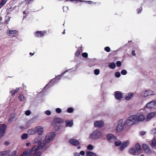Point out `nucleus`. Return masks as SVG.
<instances>
[{
    "label": "nucleus",
    "instance_id": "33",
    "mask_svg": "<svg viewBox=\"0 0 156 156\" xmlns=\"http://www.w3.org/2000/svg\"><path fill=\"white\" fill-rule=\"evenodd\" d=\"M70 1L73 2L74 1H76L77 2V1H79L80 2H86V3H87L88 2L89 4H92L93 3V2L92 1H83L82 0H70Z\"/></svg>",
    "mask_w": 156,
    "mask_h": 156
},
{
    "label": "nucleus",
    "instance_id": "52",
    "mask_svg": "<svg viewBox=\"0 0 156 156\" xmlns=\"http://www.w3.org/2000/svg\"><path fill=\"white\" fill-rule=\"evenodd\" d=\"M151 133L155 134H156V128L152 129L151 131Z\"/></svg>",
    "mask_w": 156,
    "mask_h": 156
},
{
    "label": "nucleus",
    "instance_id": "8",
    "mask_svg": "<svg viewBox=\"0 0 156 156\" xmlns=\"http://www.w3.org/2000/svg\"><path fill=\"white\" fill-rule=\"evenodd\" d=\"M7 126L4 124H2L0 126V139L2 137L3 135L5 133L6 129Z\"/></svg>",
    "mask_w": 156,
    "mask_h": 156
},
{
    "label": "nucleus",
    "instance_id": "41",
    "mask_svg": "<svg viewBox=\"0 0 156 156\" xmlns=\"http://www.w3.org/2000/svg\"><path fill=\"white\" fill-rule=\"evenodd\" d=\"M147 93L148 96L153 95L154 94V92L152 91L151 90H147Z\"/></svg>",
    "mask_w": 156,
    "mask_h": 156
},
{
    "label": "nucleus",
    "instance_id": "57",
    "mask_svg": "<svg viewBox=\"0 0 156 156\" xmlns=\"http://www.w3.org/2000/svg\"><path fill=\"white\" fill-rule=\"evenodd\" d=\"M80 153L81 155H83V156L85 154L84 151H81L80 152Z\"/></svg>",
    "mask_w": 156,
    "mask_h": 156
},
{
    "label": "nucleus",
    "instance_id": "14",
    "mask_svg": "<svg viewBox=\"0 0 156 156\" xmlns=\"http://www.w3.org/2000/svg\"><path fill=\"white\" fill-rule=\"evenodd\" d=\"M18 33V31L16 30H8L7 31V34L9 36L14 37Z\"/></svg>",
    "mask_w": 156,
    "mask_h": 156
},
{
    "label": "nucleus",
    "instance_id": "15",
    "mask_svg": "<svg viewBox=\"0 0 156 156\" xmlns=\"http://www.w3.org/2000/svg\"><path fill=\"white\" fill-rule=\"evenodd\" d=\"M114 94L115 98L117 100H120L122 98V94L120 92L116 91L115 92Z\"/></svg>",
    "mask_w": 156,
    "mask_h": 156
},
{
    "label": "nucleus",
    "instance_id": "9",
    "mask_svg": "<svg viewBox=\"0 0 156 156\" xmlns=\"http://www.w3.org/2000/svg\"><path fill=\"white\" fill-rule=\"evenodd\" d=\"M146 106L149 108H152L156 107V100H154L147 103Z\"/></svg>",
    "mask_w": 156,
    "mask_h": 156
},
{
    "label": "nucleus",
    "instance_id": "5",
    "mask_svg": "<svg viewBox=\"0 0 156 156\" xmlns=\"http://www.w3.org/2000/svg\"><path fill=\"white\" fill-rule=\"evenodd\" d=\"M38 150L37 148V146H35L33 147L31 149H27L24 152H26L25 154H26L27 156H34L37 153Z\"/></svg>",
    "mask_w": 156,
    "mask_h": 156
},
{
    "label": "nucleus",
    "instance_id": "35",
    "mask_svg": "<svg viewBox=\"0 0 156 156\" xmlns=\"http://www.w3.org/2000/svg\"><path fill=\"white\" fill-rule=\"evenodd\" d=\"M141 95L143 97H147L148 96V94L147 93V90H143L142 92Z\"/></svg>",
    "mask_w": 156,
    "mask_h": 156
},
{
    "label": "nucleus",
    "instance_id": "10",
    "mask_svg": "<svg viewBox=\"0 0 156 156\" xmlns=\"http://www.w3.org/2000/svg\"><path fill=\"white\" fill-rule=\"evenodd\" d=\"M107 138L110 142H113L117 140L116 137L112 134H108L107 135Z\"/></svg>",
    "mask_w": 156,
    "mask_h": 156
},
{
    "label": "nucleus",
    "instance_id": "62",
    "mask_svg": "<svg viewBox=\"0 0 156 156\" xmlns=\"http://www.w3.org/2000/svg\"><path fill=\"white\" fill-rule=\"evenodd\" d=\"M9 144V143L8 142H5L4 143L6 145H8Z\"/></svg>",
    "mask_w": 156,
    "mask_h": 156
},
{
    "label": "nucleus",
    "instance_id": "36",
    "mask_svg": "<svg viewBox=\"0 0 156 156\" xmlns=\"http://www.w3.org/2000/svg\"><path fill=\"white\" fill-rule=\"evenodd\" d=\"M151 145L152 147L156 146V139L154 138L153 139L151 143Z\"/></svg>",
    "mask_w": 156,
    "mask_h": 156
},
{
    "label": "nucleus",
    "instance_id": "60",
    "mask_svg": "<svg viewBox=\"0 0 156 156\" xmlns=\"http://www.w3.org/2000/svg\"><path fill=\"white\" fill-rule=\"evenodd\" d=\"M75 156H80V154L78 153H76L74 154Z\"/></svg>",
    "mask_w": 156,
    "mask_h": 156
},
{
    "label": "nucleus",
    "instance_id": "1",
    "mask_svg": "<svg viewBox=\"0 0 156 156\" xmlns=\"http://www.w3.org/2000/svg\"><path fill=\"white\" fill-rule=\"evenodd\" d=\"M65 120L60 117H56L54 118L52 122V125L54 126L55 130H60L62 126L61 124L63 123Z\"/></svg>",
    "mask_w": 156,
    "mask_h": 156
},
{
    "label": "nucleus",
    "instance_id": "54",
    "mask_svg": "<svg viewBox=\"0 0 156 156\" xmlns=\"http://www.w3.org/2000/svg\"><path fill=\"white\" fill-rule=\"evenodd\" d=\"M45 114L48 115H49L51 114V113L50 111L47 110L45 112Z\"/></svg>",
    "mask_w": 156,
    "mask_h": 156
},
{
    "label": "nucleus",
    "instance_id": "27",
    "mask_svg": "<svg viewBox=\"0 0 156 156\" xmlns=\"http://www.w3.org/2000/svg\"><path fill=\"white\" fill-rule=\"evenodd\" d=\"M27 133L28 134L33 135L36 133V130L34 129H29L28 130Z\"/></svg>",
    "mask_w": 156,
    "mask_h": 156
},
{
    "label": "nucleus",
    "instance_id": "29",
    "mask_svg": "<svg viewBox=\"0 0 156 156\" xmlns=\"http://www.w3.org/2000/svg\"><path fill=\"white\" fill-rule=\"evenodd\" d=\"M133 94L132 93H129L126 96L125 99L126 100H130L133 96Z\"/></svg>",
    "mask_w": 156,
    "mask_h": 156
},
{
    "label": "nucleus",
    "instance_id": "34",
    "mask_svg": "<svg viewBox=\"0 0 156 156\" xmlns=\"http://www.w3.org/2000/svg\"><path fill=\"white\" fill-rule=\"evenodd\" d=\"M8 0H1L0 2V9L6 3Z\"/></svg>",
    "mask_w": 156,
    "mask_h": 156
},
{
    "label": "nucleus",
    "instance_id": "53",
    "mask_svg": "<svg viewBox=\"0 0 156 156\" xmlns=\"http://www.w3.org/2000/svg\"><path fill=\"white\" fill-rule=\"evenodd\" d=\"M121 64H122L121 62H120V61H118L116 62L117 66L118 67H120V66L121 65Z\"/></svg>",
    "mask_w": 156,
    "mask_h": 156
},
{
    "label": "nucleus",
    "instance_id": "16",
    "mask_svg": "<svg viewBox=\"0 0 156 156\" xmlns=\"http://www.w3.org/2000/svg\"><path fill=\"white\" fill-rule=\"evenodd\" d=\"M129 144V142L127 140H126L122 143V144L119 147L120 150L121 151H123L124 149L128 146Z\"/></svg>",
    "mask_w": 156,
    "mask_h": 156
},
{
    "label": "nucleus",
    "instance_id": "42",
    "mask_svg": "<svg viewBox=\"0 0 156 156\" xmlns=\"http://www.w3.org/2000/svg\"><path fill=\"white\" fill-rule=\"evenodd\" d=\"M94 73L95 75H98L100 73V70L99 69H95L94 71Z\"/></svg>",
    "mask_w": 156,
    "mask_h": 156
},
{
    "label": "nucleus",
    "instance_id": "24",
    "mask_svg": "<svg viewBox=\"0 0 156 156\" xmlns=\"http://www.w3.org/2000/svg\"><path fill=\"white\" fill-rule=\"evenodd\" d=\"M82 46L78 47L75 53V55L76 56L78 57L80 55V53L82 51Z\"/></svg>",
    "mask_w": 156,
    "mask_h": 156
},
{
    "label": "nucleus",
    "instance_id": "18",
    "mask_svg": "<svg viewBox=\"0 0 156 156\" xmlns=\"http://www.w3.org/2000/svg\"><path fill=\"white\" fill-rule=\"evenodd\" d=\"M156 115V112H153L151 113H149L147 115L146 118L147 119L150 120L153 117Z\"/></svg>",
    "mask_w": 156,
    "mask_h": 156
},
{
    "label": "nucleus",
    "instance_id": "4",
    "mask_svg": "<svg viewBox=\"0 0 156 156\" xmlns=\"http://www.w3.org/2000/svg\"><path fill=\"white\" fill-rule=\"evenodd\" d=\"M102 135V133L99 130H95L92 134L90 135L89 138L91 139H97L100 138Z\"/></svg>",
    "mask_w": 156,
    "mask_h": 156
},
{
    "label": "nucleus",
    "instance_id": "7",
    "mask_svg": "<svg viewBox=\"0 0 156 156\" xmlns=\"http://www.w3.org/2000/svg\"><path fill=\"white\" fill-rule=\"evenodd\" d=\"M135 117V119L136 123H138L140 122H142L144 120L145 117L143 115H134Z\"/></svg>",
    "mask_w": 156,
    "mask_h": 156
},
{
    "label": "nucleus",
    "instance_id": "46",
    "mask_svg": "<svg viewBox=\"0 0 156 156\" xmlns=\"http://www.w3.org/2000/svg\"><path fill=\"white\" fill-rule=\"evenodd\" d=\"M104 49L105 51H106L107 52H109L110 51V50H111L110 47L108 46L105 47V48Z\"/></svg>",
    "mask_w": 156,
    "mask_h": 156
},
{
    "label": "nucleus",
    "instance_id": "50",
    "mask_svg": "<svg viewBox=\"0 0 156 156\" xmlns=\"http://www.w3.org/2000/svg\"><path fill=\"white\" fill-rule=\"evenodd\" d=\"M31 112L30 110H28L25 112V114L27 116H29Z\"/></svg>",
    "mask_w": 156,
    "mask_h": 156
},
{
    "label": "nucleus",
    "instance_id": "40",
    "mask_svg": "<svg viewBox=\"0 0 156 156\" xmlns=\"http://www.w3.org/2000/svg\"><path fill=\"white\" fill-rule=\"evenodd\" d=\"M122 144L121 142L119 140H118L115 141V145L116 146H119L121 145Z\"/></svg>",
    "mask_w": 156,
    "mask_h": 156
},
{
    "label": "nucleus",
    "instance_id": "31",
    "mask_svg": "<svg viewBox=\"0 0 156 156\" xmlns=\"http://www.w3.org/2000/svg\"><path fill=\"white\" fill-rule=\"evenodd\" d=\"M20 90V88H17L15 90H12L11 91H10V93L12 94V96H13L16 93L18 92Z\"/></svg>",
    "mask_w": 156,
    "mask_h": 156
},
{
    "label": "nucleus",
    "instance_id": "44",
    "mask_svg": "<svg viewBox=\"0 0 156 156\" xmlns=\"http://www.w3.org/2000/svg\"><path fill=\"white\" fill-rule=\"evenodd\" d=\"M87 149L89 150H91L93 149V147L92 145L89 144L88 146Z\"/></svg>",
    "mask_w": 156,
    "mask_h": 156
},
{
    "label": "nucleus",
    "instance_id": "30",
    "mask_svg": "<svg viewBox=\"0 0 156 156\" xmlns=\"http://www.w3.org/2000/svg\"><path fill=\"white\" fill-rule=\"evenodd\" d=\"M87 156H96V154L89 151H87L86 152Z\"/></svg>",
    "mask_w": 156,
    "mask_h": 156
},
{
    "label": "nucleus",
    "instance_id": "26",
    "mask_svg": "<svg viewBox=\"0 0 156 156\" xmlns=\"http://www.w3.org/2000/svg\"><path fill=\"white\" fill-rule=\"evenodd\" d=\"M19 154L17 150H14L12 151L11 153H10V152L8 154L7 156H17Z\"/></svg>",
    "mask_w": 156,
    "mask_h": 156
},
{
    "label": "nucleus",
    "instance_id": "45",
    "mask_svg": "<svg viewBox=\"0 0 156 156\" xmlns=\"http://www.w3.org/2000/svg\"><path fill=\"white\" fill-rule=\"evenodd\" d=\"M88 54L86 52H83L82 54V56L84 58H87L88 57Z\"/></svg>",
    "mask_w": 156,
    "mask_h": 156
},
{
    "label": "nucleus",
    "instance_id": "37",
    "mask_svg": "<svg viewBox=\"0 0 156 156\" xmlns=\"http://www.w3.org/2000/svg\"><path fill=\"white\" fill-rule=\"evenodd\" d=\"M18 97L20 100L21 101H24L25 99V97L23 94H20Z\"/></svg>",
    "mask_w": 156,
    "mask_h": 156
},
{
    "label": "nucleus",
    "instance_id": "6",
    "mask_svg": "<svg viewBox=\"0 0 156 156\" xmlns=\"http://www.w3.org/2000/svg\"><path fill=\"white\" fill-rule=\"evenodd\" d=\"M55 134L54 132L48 133L45 138V141L46 143H49L51 141L55 138Z\"/></svg>",
    "mask_w": 156,
    "mask_h": 156
},
{
    "label": "nucleus",
    "instance_id": "20",
    "mask_svg": "<svg viewBox=\"0 0 156 156\" xmlns=\"http://www.w3.org/2000/svg\"><path fill=\"white\" fill-rule=\"evenodd\" d=\"M64 122L66 123V127H71L73 125V120H66Z\"/></svg>",
    "mask_w": 156,
    "mask_h": 156
},
{
    "label": "nucleus",
    "instance_id": "63",
    "mask_svg": "<svg viewBox=\"0 0 156 156\" xmlns=\"http://www.w3.org/2000/svg\"><path fill=\"white\" fill-rule=\"evenodd\" d=\"M34 54V52L33 53H32L31 52L30 53V55L31 56L33 55Z\"/></svg>",
    "mask_w": 156,
    "mask_h": 156
},
{
    "label": "nucleus",
    "instance_id": "64",
    "mask_svg": "<svg viewBox=\"0 0 156 156\" xmlns=\"http://www.w3.org/2000/svg\"><path fill=\"white\" fill-rule=\"evenodd\" d=\"M30 145V143H27V144H26V145L27 146H29Z\"/></svg>",
    "mask_w": 156,
    "mask_h": 156
},
{
    "label": "nucleus",
    "instance_id": "43",
    "mask_svg": "<svg viewBox=\"0 0 156 156\" xmlns=\"http://www.w3.org/2000/svg\"><path fill=\"white\" fill-rule=\"evenodd\" d=\"M73 111V109L72 107H70L67 109V112L69 113L72 112Z\"/></svg>",
    "mask_w": 156,
    "mask_h": 156
},
{
    "label": "nucleus",
    "instance_id": "12",
    "mask_svg": "<svg viewBox=\"0 0 156 156\" xmlns=\"http://www.w3.org/2000/svg\"><path fill=\"white\" fill-rule=\"evenodd\" d=\"M104 125V123L102 121H96L94 124L95 127L99 128L103 127Z\"/></svg>",
    "mask_w": 156,
    "mask_h": 156
},
{
    "label": "nucleus",
    "instance_id": "21",
    "mask_svg": "<svg viewBox=\"0 0 156 156\" xmlns=\"http://www.w3.org/2000/svg\"><path fill=\"white\" fill-rule=\"evenodd\" d=\"M135 150L137 151V153L140 154L141 153V146L139 143H137L135 145Z\"/></svg>",
    "mask_w": 156,
    "mask_h": 156
},
{
    "label": "nucleus",
    "instance_id": "22",
    "mask_svg": "<svg viewBox=\"0 0 156 156\" xmlns=\"http://www.w3.org/2000/svg\"><path fill=\"white\" fill-rule=\"evenodd\" d=\"M45 143L44 141H41L40 143H38V145L37 146V148L38 150H41L45 146Z\"/></svg>",
    "mask_w": 156,
    "mask_h": 156
},
{
    "label": "nucleus",
    "instance_id": "28",
    "mask_svg": "<svg viewBox=\"0 0 156 156\" xmlns=\"http://www.w3.org/2000/svg\"><path fill=\"white\" fill-rule=\"evenodd\" d=\"M10 151L7 150L0 152V156H7Z\"/></svg>",
    "mask_w": 156,
    "mask_h": 156
},
{
    "label": "nucleus",
    "instance_id": "58",
    "mask_svg": "<svg viewBox=\"0 0 156 156\" xmlns=\"http://www.w3.org/2000/svg\"><path fill=\"white\" fill-rule=\"evenodd\" d=\"M146 132H145L142 131L140 132V134L141 135H144L145 134Z\"/></svg>",
    "mask_w": 156,
    "mask_h": 156
},
{
    "label": "nucleus",
    "instance_id": "61",
    "mask_svg": "<svg viewBox=\"0 0 156 156\" xmlns=\"http://www.w3.org/2000/svg\"><path fill=\"white\" fill-rule=\"evenodd\" d=\"M11 11V10H9L8 11V12H7V14L8 15L10 14V13Z\"/></svg>",
    "mask_w": 156,
    "mask_h": 156
},
{
    "label": "nucleus",
    "instance_id": "25",
    "mask_svg": "<svg viewBox=\"0 0 156 156\" xmlns=\"http://www.w3.org/2000/svg\"><path fill=\"white\" fill-rule=\"evenodd\" d=\"M142 148L144 151L147 153H148L150 151L149 147L148 146L147 144H143L142 146Z\"/></svg>",
    "mask_w": 156,
    "mask_h": 156
},
{
    "label": "nucleus",
    "instance_id": "38",
    "mask_svg": "<svg viewBox=\"0 0 156 156\" xmlns=\"http://www.w3.org/2000/svg\"><path fill=\"white\" fill-rule=\"evenodd\" d=\"M41 137H38L37 138H35V139L34 141L36 143H39L40 142H41Z\"/></svg>",
    "mask_w": 156,
    "mask_h": 156
},
{
    "label": "nucleus",
    "instance_id": "55",
    "mask_svg": "<svg viewBox=\"0 0 156 156\" xmlns=\"http://www.w3.org/2000/svg\"><path fill=\"white\" fill-rule=\"evenodd\" d=\"M15 118V117L14 116H12L11 117H10L9 119V121H10V122H12L13 121V119H14Z\"/></svg>",
    "mask_w": 156,
    "mask_h": 156
},
{
    "label": "nucleus",
    "instance_id": "48",
    "mask_svg": "<svg viewBox=\"0 0 156 156\" xmlns=\"http://www.w3.org/2000/svg\"><path fill=\"white\" fill-rule=\"evenodd\" d=\"M42 153L40 151H38L34 156H41Z\"/></svg>",
    "mask_w": 156,
    "mask_h": 156
},
{
    "label": "nucleus",
    "instance_id": "56",
    "mask_svg": "<svg viewBox=\"0 0 156 156\" xmlns=\"http://www.w3.org/2000/svg\"><path fill=\"white\" fill-rule=\"evenodd\" d=\"M142 9H137V13L138 14H139L140 13L141 11H142Z\"/></svg>",
    "mask_w": 156,
    "mask_h": 156
},
{
    "label": "nucleus",
    "instance_id": "2",
    "mask_svg": "<svg viewBox=\"0 0 156 156\" xmlns=\"http://www.w3.org/2000/svg\"><path fill=\"white\" fill-rule=\"evenodd\" d=\"M67 72V70L62 73L60 75H58V76H57L52 79V80H51L45 86L44 88V89H46L51 87L52 85V83H53L54 82H56L55 81H56L57 80H60L61 79V77L63 76V75Z\"/></svg>",
    "mask_w": 156,
    "mask_h": 156
},
{
    "label": "nucleus",
    "instance_id": "17",
    "mask_svg": "<svg viewBox=\"0 0 156 156\" xmlns=\"http://www.w3.org/2000/svg\"><path fill=\"white\" fill-rule=\"evenodd\" d=\"M69 142L74 146H78L80 144L79 142L75 139H70L69 140Z\"/></svg>",
    "mask_w": 156,
    "mask_h": 156
},
{
    "label": "nucleus",
    "instance_id": "49",
    "mask_svg": "<svg viewBox=\"0 0 156 156\" xmlns=\"http://www.w3.org/2000/svg\"><path fill=\"white\" fill-rule=\"evenodd\" d=\"M61 109L59 108H57L56 109V112L57 113H60L61 112Z\"/></svg>",
    "mask_w": 156,
    "mask_h": 156
},
{
    "label": "nucleus",
    "instance_id": "13",
    "mask_svg": "<svg viewBox=\"0 0 156 156\" xmlns=\"http://www.w3.org/2000/svg\"><path fill=\"white\" fill-rule=\"evenodd\" d=\"M46 33V31L45 30L43 31H37L35 34V36L37 37H41L44 36Z\"/></svg>",
    "mask_w": 156,
    "mask_h": 156
},
{
    "label": "nucleus",
    "instance_id": "11",
    "mask_svg": "<svg viewBox=\"0 0 156 156\" xmlns=\"http://www.w3.org/2000/svg\"><path fill=\"white\" fill-rule=\"evenodd\" d=\"M122 119H120L119 121V123L116 128V130L118 132L121 131L124 128V125L122 124Z\"/></svg>",
    "mask_w": 156,
    "mask_h": 156
},
{
    "label": "nucleus",
    "instance_id": "39",
    "mask_svg": "<svg viewBox=\"0 0 156 156\" xmlns=\"http://www.w3.org/2000/svg\"><path fill=\"white\" fill-rule=\"evenodd\" d=\"M28 137V136L27 133H24L22 134L21 138L22 139L25 140L27 139Z\"/></svg>",
    "mask_w": 156,
    "mask_h": 156
},
{
    "label": "nucleus",
    "instance_id": "47",
    "mask_svg": "<svg viewBox=\"0 0 156 156\" xmlns=\"http://www.w3.org/2000/svg\"><path fill=\"white\" fill-rule=\"evenodd\" d=\"M121 73L122 75H125L127 73L125 69H123L121 71Z\"/></svg>",
    "mask_w": 156,
    "mask_h": 156
},
{
    "label": "nucleus",
    "instance_id": "32",
    "mask_svg": "<svg viewBox=\"0 0 156 156\" xmlns=\"http://www.w3.org/2000/svg\"><path fill=\"white\" fill-rule=\"evenodd\" d=\"M108 66L110 68L114 69L116 67V65L115 63L114 62H110L109 63Z\"/></svg>",
    "mask_w": 156,
    "mask_h": 156
},
{
    "label": "nucleus",
    "instance_id": "51",
    "mask_svg": "<svg viewBox=\"0 0 156 156\" xmlns=\"http://www.w3.org/2000/svg\"><path fill=\"white\" fill-rule=\"evenodd\" d=\"M115 76L117 77H119L120 76V73L119 72H116L115 73Z\"/></svg>",
    "mask_w": 156,
    "mask_h": 156
},
{
    "label": "nucleus",
    "instance_id": "3",
    "mask_svg": "<svg viewBox=\"0 0 156 156\" xmlns=\"http://www.w3.org/2000/svg\"><path fill=\"white\" fill-rule=\"evenodd\" d=\"M135 117L134 115H131L127 118L126 121L125 122V125L128 126H131L136 124V122L135 119Z\"/></svg>",
    "mask_w": 156,
    "mask_h": 156
},
{
    "label": "nucleus",
    "instance_id": "23",
    "mask_svg": "<svg viewBox=\"0 0 156 156\" xmlns=\"http://www.w3.org/2000/svg\"><path fill=\"white\" fill-rule=\"evenodd\" d=\"M129 152L134 155H138L139 154L137 153L136 150L133 147L129 149Z\"/></svg>",
    "mask_w": 156,
    "mask_h": 156
},
{
    "label": "nucleus",
    "instance_id": "59",
    "mask_svg": "<svg viewBox=\"0 0 156 156\" xmlns=\"http://www.w3.org/2000/svg\"><path fill=\"white\" fill-rule=\"evenodd\" d=\"M132 54L133 56H135L136 54L134 50H133L132 52Z\"/></svg>",
    "mask_w": 156,
    "mask_h": 156
},
{
    "label": "nucleus",
    "instance_id": "19",
    "mask_svg": "<svg viewBox=\"0 0 156 156\" xmlns=\"http://www.w3.org/2000/svg\"><path fill=\"white\" fill-rule=\"evenodd\" d=\"M36 133H38L39 135H42L43 132V129L41 126L36 127Z\"/></svg>",
    "mask_w": 156,
    "mask_h": 156
}]
</instances>
